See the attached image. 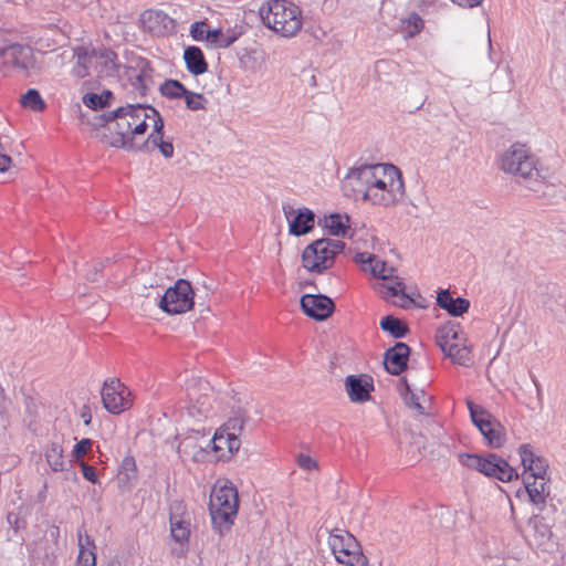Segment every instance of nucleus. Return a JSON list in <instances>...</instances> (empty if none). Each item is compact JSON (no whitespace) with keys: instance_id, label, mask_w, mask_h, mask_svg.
Returning a JSON list of instances; mask_svg holds the SVG:
<instances>
[{"instance_id":"f257e3e1","label":"nucleus","mask_w":566,"mask_h":566,"mask_svg":"<svg viewBox=\"0 0 566 566\" xmlns=\"http://www.w3.org/2000/svg\"><path fill=\"white\" fill-rule=\"evenodd\" d=\"M345 185L366 202L382 208L395 207L405 196L402 174L391 164L355 168L346 176Z\"/></svg>"},{"instance_id":"f03ea898","label":"nucleus","mask_w":566,"mask_h":566,"mask_svg":"<svg viewBox=\"0 0 566 566\" xmlns=\"http://www.w3.org/2000/svg\"><path fill=\"white\" fill-rule=\"evenodd\" d=\"M142 104L118 107L112 112L82 115V122H86L97 132L102 142L114 147H123L132 150H139L140 146L134 144V136L142 135V122L137 111Z\"/></svg>"},{"instance_id":"7ed1b4c3","label":"nucleus","mask_w":566,"mask_h":566,"mask_svg":"<svg viewBox=\"0 0 566 566\" xmlns=\"http://www.w3.org/2000/svg\"><path fill=\"white\" fill-rule=\"evenodd\" d=\"M239 492L232 481L219 479L212 485L208 510L211 526L220 536L229 533L239 512Z\"/></svg>"},{"instance_id":"20e7f679","label":"nucleus","mask_w":566,"mask_h":566,"mask_svg":"<svg viewBox=\"0 0 566 566\" xmlns=\"http://www.w3.org/2000/svg\"><path fill=\"white\" fill-rule=\"evenodd\" d=\"M259 14L264 27L284 39L295 38L303 29L302 9L290 0H268Z\"/></svg>"},{"instance_id":"39448f33","label":"nucleus","mask_w":566,"mask_h":566,"mask_svg":"<svg viewBox=\"0 0 566 566\" xmlns=\"http://www.w3.org/2000/svg\"><path fill=\"white\" fill-rule=\"evenodd\" d=\"M355 261L361 265L364 271L370 272L380 282L377 291L386 297H397L396 302L400 307L408 308L413 300L405 293V285L398 276L392 275L394 269L367 252L357 253Z\"/></svg>"},{"instance_id":"423d86ee","label":"nucleus","mask_w":566,"mask_h":566,"mask_svg":"<svg viewBox=\"0 0 566 566\" xmlns=\"http://www.w3.org/2000/svg\"><path fill=\"white\" fill-rule=\"evenodd\" d=\"M243 428V419L233 417L216 430L208 447L217 462H228L238 453L241 447L240 436Z\"/></svg>"},{"instance_id":"0eeeda50","label":"nucleus","mask_w":566,"mask_h":566,"mask_svg":"<svg viewBox=\"0 0 566 566\" xmlns=\"http://www.w3.org/2000/svg\"><path fill=\"white\" fill-rule=\"evenodd\" d=\"M345 243L334 239H318L306 245L302 252V265L311 273H324L331 269Z\"/></svg>"},{"instance_id":"6e6552de","label":"nucleus","mask_w":566,"mask_h":566,"mask_svg":"<svg viewBox=\"0 0 566 566\" xmlns=\"http://www.w3.org/2000/svg\"><path fill=\"white\" fill-rule=\"evenodd\" d=\"M328 546L337 563L346 566H369V560L356 537L344 528L331 531Z\"/></svg>"},{"instance_id":"1a4fd4ad","label":"nucleus","mask_w":566,"mask_h":566,"mask_svg":"<svg viewBox=\"0 0 566 566\" xmlns=\"http://www.w3.org/2000/svg\"><path fill=\"white\" fill-rule=\"evenodd\" d=\"M438 346L454 364L467 366L472 359V349L459 325L448 323L436 334Z\"/></svg>"},{"instance_id":"9d476101","label":"nucleus","mask_w":566,"mask_h":566,"mask_svg":"<svg viewBox=\"0 0 566 566\" xmlns=\"http://www.w3.org/2000/svg\"><path fill=\"white\" fill-rule=\"evenodd\" d=\"M187 411L190 417L201 420L214 410L216 392L207 380H191L186 387Z\"/></svg>"},{"instance_id":"9b49d317","label":"nucleus","mask_w":566,"mask_h":566,"mask_svg":"<svg viewBox=\"0 0 566 566\" xmlns=\"http://www.w3.org/2000/svg\"><path fill=\"white\" fill-rule=\"evenodd\" d=\"M148 133L144 146L148 150L158 149L165 158L174 156V145L170 139H164V120L151 106L144 105V134Z\"/></svg>"},{"instance_id":"f8f14e48","label":"nucleus","mask_w":566,"mask_h":566,"mask_svg":"<svg viewBox=\"0 0 566 566\" xmlns=\"http://www.w3.org/2000/svg\"><path fill=\"white\" fill-rule=\"evenodd\" d=\"M500 168L511 175L530 179L538 175L535 159L530 155L525 145L516 143L504 151L500 158Z\"/></svg>"},{"instance_id":"ddd939ff","label":"nucleus","mask_w":566,"mask_h":566,"mask_svg":"<svg viewBox=\"0 0 566 566\" xmlns=\"http://www.w3.org/2000/svg\"><path fill=\"white\" fill-rule=\"evenodd\" d=\"M195 305V292L189 281L179 279L166 290L159 307L170 314H184L192 310Z\"/></svg>"},{"instance_id":"4468645a","label":"nucleus","mask_w":566,"mask_h":566,"mask_svg":"<svg viewBox=\"0 0 566 566\" xmlns=\"http://www.w3.org/2000/svg\"><path fill=\"white\" fill-rule=\"evenodd\" d=\"M471 419L484 437L485 443L493 449L500 448L505 441L503 426L482 407L468 401Z\"/></svg>"},{"instance_id":"2eb2a0df","label":"nucleus","mask_w":566,"mask_h":566,"mask_svg":"<svg viewBox=\"0 0 566 566\" xmlns=\"http://www.w3.org/2000/svg\"><path fill=\"white\" fill-rule=\"evenodd\" d=\"M130 392L118 379H107L104 381L101 396L105 409L114 415H118L130 408L132 401L128 399Z\"/></svg>"},{"instance_id":"dca6fc26","label":"nucleus","mask_w":566,"mask_h":566,"mask_svg":"<svg viewBox=\"0 0 566 566\" xmlns=\"http://www.w3.org/2000/svg\"><path fill=\"white\" fill-rule=\"evenodd\" d=\"M170 535L172 539L185 545L191 534V517L186 505L180 501L170 504Z\"/></svg>"},{"instance_id":"f3484780","label":"nucleus","mask_w":566,"mask_h":566,"mask_svg":"<svg viewBox=\"0 0 566 566\" xmlns=\"http://www.w3.org/2000/svg\"><path fill=\"white\" fill-rule=\"evenodd\" d=\"M0 57L3 59L6 64H12L24 71L27 75L36 67L33 50L29 45L12 43L1 48Z\"/></svg>"},{"instance_id":"a211bd4d","label":"nucleus","mask_w":566,"mask_h":566,"mask_svg":"<svg viewBox=\"0 0 566 566\" xmlns=\"http://www.w3.org/2000/svg\"><path fill=\"white\" fill-rule=\"evenodd\" d=\"M344 387L348 399L354 403H364L370 400L375 389L373 378L367 374L349 375L345 378Z\"/></svg>"},{"instance_id":"6ab92c4d","label":"nucleus","mask_w":566,"mask_h":566,"mask_svg":"<svg viewBox=\"0 0 566 566\" xmlns=\"http://www.w3.org/2000/svg\"><path fill=\"white\" fill-rule=\"evenodd\" d=\"M301 307L308 317L315 321H324L333 314L335 304L326 295L305 294L301 297Z\"/></svg>"},{"instance_id":"aec40b11","label":"nucleus","mask_w":566,"mask_h":566,"mask_svg":"<svg viewBox=\"0 0 566 566\" xmlns=\"http://www.w3.org/2000/svg\"><path fill=\"white\" fill-rule=\"evenodd\" d=\"M289 222V232L295 237L308 233L315 224V216L308 208L294 209L291 206L283 207Z\"/></svg>"},{"instance_id":"412c9836","label":"nucleus","mask_w":566,"mask_h":566,"mask_svg":"<svg viewBox=\"0 0 566 566\" xmlns=\"http://www.w3.org/2000/svg\"><path fill=\"white\" fill-rule=\"evenodd\" d=\"M209 447H203L198 433L181 437L177 444V452L184 461L205 463L210 455Z\"/></svg>"},{"instance_id":"4be33fe9","label":"nucleus","mask_w":566,"mask_h":566,"mask_svg":"<svg viewBox=\"0 0 566 566\" xmlns=\"http://www.w3.org/2000/svg\"><path fill=\"white\" fill-rule=\"evenodd\" d=\"M518 454L524 469V476L542 480L546 479L548 468L547 461L544 458L537 455L531 444H521L518 448Z\"/></svg>"},{"instance_id":"5701e85b","label":"nucleus","mask_w":566,"mask_h":566,"mask_svg":"<svg viewBox=\"0 0 566 566\" xmlns=\"http://www.w3.org/2000/svg\"><path fill=\"white\" fill-rule=\"evenodd\" d=\"M410 348L405 343H397L386 352L384 365L391 375H400L407 367Z\"/></svg>"},{"instance_id":"b1692460","label":"nucleus","mask_w":566,"mask_h":566,"mask_svg":"<svg viewBox=\"0 0 566 566\" xmlns=\"http://www.w3.org/2000/svg\"><path fill=\"white\" fill-rule=\"evenodd\" d=\"M493 458H499V455L494 453H488L485 455L463 453L459 455V460L462 465L468 469L475 470L488 478H491L496 464V461H494Z\"/></svg>"},{"instance_id":"393cba45","label":"nucleus","mask_w":566,"mask_h":566,"mask_svg":"<svg viewBox=\"0 0 566 566\" xmlns=\"http://www.w3.org/2000/svg\"><path fill=\"white\" fill-rule=\"evenodd\" d=\"M116 481L122 492H130L138 482V469L133 457H125L117 472Z\"/></svg>"},{"instance_id":"a878e982","label":"nucleus","mask_w":566,"mask_h":566,"mask_svg":"<svg viewBox=\"0 0 566 566\" xmlns=\"http://www.w3.org/2000/svg\"><path fill=\"white\" fill-rule=\"evenodd\" d=\"M144 28L158 35L168 33L174 28V20L159 10L144 11Z\"/></svg>"},{"instance_id":"bb28decb","label":"nucleus","mask_w":566,"mask_h":566,"mask_svg":"<svg viewBox=\"0 0 566 566\" xmlns=\"http://www.w3.org/2000/svg\"><path fill=\"white\" fill-rule=\"evenodd\" d=\"M523 483L531 503L539 509H543L549 495L547 479L542 480L531 476H524Z\"/></svg>"},{"instance_id":"cd10ccee","label":"nucleus","mask_w":566,"mask_h":566,"mask_svg":"<svg viewBox=\"0 0 566 566\" xmlns=\"http://www.w3.org/2000/svg\"><path fill=\"white\" fill-rule=\"evenodd\" d=\"M437 303L452 316H461L470 306V302L467 298H453L448 290H442L438 293Z\"/></svg>"},{"instance_id":"c85d7f7f","label":"nucleus","mask_w":566,"mask_h":566,"mask_svg":"<svg viewBox=\"0 0 566 566\" xmlns=\"http://www.w3.org/2000/svg\"><path fill=\"white\" fill-rule=\"evenodd\" d=\"M184 60L187 70L193 75H201L208 71V63L203 52L198 46H188L184 51Z\"/></svg>"},{"instance_id":"c756f323","label":"nucleus","mask_w":566,"mask_h":566,"mask_svg":"<svg viewBox=\"0 0 566 566\" xmlns=\"http://www.w3.org/2000/svg\"><path fill=\"white\" fill-rule=\"evenodd\" d=\"M242 34L237 29H228L226 32L221 28L209 30L207 43L216 48L227 49L231 46Z\"/></svg>"},{"instance_id":"7c9ffc66","label":"nucleus","mask_w":566,"mask_h":566,"mask_svg":"<svg viewBox=\"0 0 566 566\" xmlns=\"http://www.w3.org/2000/svg\"><path fill=\"white\" fill-rule=\"evenodd\" d=\"M323 227L331 235L344 237L350 229L349 217L340 213L326 216L323 219Z\"/></svg>"},{"instance_id":"2f4dec72","label":"nucleus","mask_w":566,"mask_h":566,"mask_svg":"<svg viewBox=\"0 0 566 566\" xmlns=\"http://www.w3.org/2000/svg\"><path fill=\"white\" fill-rule=\"evenodd\" d=\"M63 448L57 442H51L45 448V460L54 472H63L66 470V463L63 460Z\"/></svg>"},{"instance_id":"473e14b6","label":"nucleus","mask_w":566,"mask_h":566,"mask_svg":"<svg viewBox=\"0 0 566 566\" xmlns=\"http://www.w3.org/2000/svg\"><path fill=\"white\" fill-rule=\"evenodd\" d=\"M80 553L77 556V566H96V555L94 553L95 545L90 536H85V542L82 535L78 536Z\"/></svg>"},{"instance_id":"72a5a7b5","label":"nucleus","mask_w":566,"mask_h":566,"mask_svg":"<svg viewBox=\"0 0 566 566\" xmlns=\"http://www.w3.org/2000/svg\"><path fill=\"white\" fill-rule=\"evenodd\" d=\"M496 461L494 471L491 478L496 479L501 482L507 483L518 479V473L515 468L511 467L503 458H493Z\"/></svg>"},{"instance_id":"f704fd0d","label":"nucleus","mask_w":566,"mask_h":566,"mask_svg":"<svg viewBox=\"0 0 566 566\" xmlns=\"http://www.w3.org/2000/svg\"><path fill=\"white\" fill-rule=\"evenodd\" d=\"M113 98V93L108 90L103 91L102 94L96 93H87L83 96V103L85 106L91 108L93 112L98 109H103L106 106L111 105V99Z\"/></svg>"},{"instance_id":"c9c22d12","label":"nucleus","mask_w":566,"mask_h":566,"mask_svg":"<svg viewBox=\"0 0 566 566\" xmlns=\"http://www.w3.org/2000/svg\"><path fill=\"white\" fill-rule=\"evenodd\" d=\"M20 103L23 107H28L34 112H41L46 107L45 102L41 97L39 91L34 88L28 90L21 96Z\"/></svg>"},{"instance_id":"e433bc0d","label":"nucleus","mask_w":566,"mask_h":566,"mask_svg":"<svg viewBox=\"0 0 566 566\" xmlns=\"http://www.w3.org/2000/svg\"><path fill=\"white\" fill-rule=\"evenodd\" d=\"M380 327L396 338H400L407 333L406 325L398 318L390 315L380 321Z\"/></svg>"},{"instance_id":"4c0bfd02","label":"nucleus","mask_w":566,"mask_h":566,"mask_svg":"<svg viewBox=\"0 0 566 566\" xmlns=\"http://www.w3.org/2000/svg\"><path fill=\"white\" fill-rule=\"evenodd\" d=\"M186 87L177 80H166L159 87L163 96L167 98L184 97Z\"/></svg>"},{"instance_id":"58836bf2","label":"nucleus","mask_w":566,"mask_h":566,"mask_svg":"<svg viewBox=\"0 0 566 566\" xmlns=\"http://www.w3.org/2000/svg\"><path fill=\"white\" fill-rule=\"evenodd\" d=\"M187 108L190 111H203L207 107V98L200 94L186 90L184 94Z\"/></svg>"},{"instance_id":"ea45409f","label":"nucleus","mask_w":566,"mask_h":566,"mask_svg":"<svg viewBox=\"0 0 566 566\" xmlns=\"http://www.w3.org/2000/svg\"><path fill=\"white\" fill-rule=\"evenodd\" d=\"M209 27L206 21H195L191 23L189 34L197 42H207L209 38Z\"/></svg>"},{"instance_id":"a19ab883","label":"nucleus","mask_w":566,"mask_h":566,"mask_svg":"<svg viewBox=\"0 0 566 566\" xmlns=\"http://www.w3.org/2000/svg\"><path fill=\"white\" fill-rule=\"evenodd\" d=\"M402 28L407 36L412 38L421 32L423 28V21L418 14L413 13L406 21H403Z\"/></svg>"},{"instance_id":"79ce46f5","label":"nucleus","mask_w":566,"mask_h":566,"mask_svg":"<svg viewBox=\"0 0 566 566\" xmlns=\"http://www.w3.org/2000/svg\"><path fill=\"white\" fill-rule=\"evenodd\" d=\"M74 56L76 57V64L88 67L93 60L97 57L96 50L91 52L84 46H77L74 49Z\"/></svg>"},{"instance_id":"37998d69","label":"nucleus","mask_w":566,"mask_h":566,"mask_svg":"<svg viewBox=\"0 0 566 566\" xmlns=\"http://www.w3.org/2000/svg\"><path fill=\"white\" fill-rule=\"evenodd\" d=\"M93 446V441L88 438H83L78 442L75 443L72 455L78 463L82 462V458L87 454Z\"/></svg>"},{"instance_id":"c03bdc74","label":"nucleus","mask_w":566,"mask_h":566,"mask_svg":"<svg viewBox=\"0 0 566 566\" xmlns=\"http://www.w3.org/2000/svg\"><path fill=\"white\" fill-rule=\"evenodd\" d=\"M97 57H95L96 62L99 61L102 64H104L106 67H111L112 70L115 69V60L117 57V54L109 50V49H102L99 51H96Z\"/></svg>"},{"instance_id":"a18cd8bd","label":"nucleus","mask_w":566,"mask_h":566,"mask_svg":"<svg viewBox=\"0 0 566 566\" xmlns=\"http://www.w3.org/2000/svg\"><path fill=\"white\" fill-rule=\"evenodd\" d=\"M82 474L85 480H87L91 483H97L98 482V475L94 467L87 464L86 462H80Z\"/></svg>"},{"instance_id":"49530a36","label":"nucleus","mask_w":566,"mask_h":566,"mask_svg":"<svg viewBox=\"0 0 566 566\" xmlns=\"http://www.w3.org/2000/svg\"><path fill=\"white\" fill-rule=\"evenodd\" d=\"M111 261L109 258L97 261L91 271L87 272L86 279L91 282L98 281V274L103 271L104 266Z\"/></svg>"},{"instance_id":"de8ad7c7","label":"nucleus","mask_w":566,"mask_h":566,"mask_svg":"<svg viewBox=\"0 0 566 566\" xmlns=\"http://www.w3.org/2000/svg\"><path fill=\"white\" fill-rule=\"evenodd\" d=\"M297 464L302 468V469H305V470H315L317 469V463L316 461L307 455V454H300L298 458H297Z\"/></svg>"},{"instance_id":"09e8293b","label":"nucleus","mask_w":566,"mask_h":566,"mask_svg":"<svg viewBox=\"0 0 566 566\" xmlns=\"http://www.w3.org/2000/svg\"><path fill=\"white\" fill-rule=\"evenodd\" d=\"M406 401L409 407L417 410L420 415H423L426 412L424 407L420 402V398L417 395L411 392L410 396L406 398Z\"/></svg>"},{"instance_id":"8fccbe9b","label":"nucleus","mask_w":566,"mask_h":566,"mask_svg":"<svg viewBox=\"0 0 566 566\" xmlns=\"http://www.w3.org/2000/svg\"><path fill=\"white\" fill-rule=\"evenodd\" d=\"M11 163V157L4 150H0V172L8 171Z\"/></svg>"},{"instance_id":"3c124183","label":"nucleus","mask_w":566,"mask_h":566,"mask_svg":"<svg viewBox=\"0 0 566 566\" xmlns=\"http://www.w3.org/2000/svg\"><path fill=\"white\" fill-rule=\"evenodd\" d=\"M453 3L462 8H473L480 6L483 0H451Z\"/></svg>"},{"instance_id":"603ef678","label":"nucleus","mask_w":566,"mask_h":566,"mask_svg":"<svg viewBox=\"0 0 566 566\" xmlns=\"http://www.w3.org/2000/svg\"><path fill=\"white\" fill-rule=\"evenodd\" d=\"M73 73L80 78L85 77L87 75V67L75 64L73 67Z\"/></svg>"},{"instance_id":"864d4df0","label":"nucleus","mask_w":566,"mask_h":566,"mask_svg":"<svg viewBox=\"0 0 566 566\" xmlns=\"http://www.w3.org/2000/svg\"><path fill=\"white\" fill-rule=\"evenodd\" d=\"M0 144L6 147L4 153L12 151V142L4 134H0Z\"/></svg>"},{"instance_id":"5fc2aeb1","label":"nucleus","mask_w":566,"mask_h":566,"mask_svg":"<svg viewBox=\"0 0 566 566\" xmlns=\"http://www.w3.org/2000/svg\"><path fill=\"white\" fill-rule=\"evenodd\" d=\"M7 520H8L10 525H14L15 530H18L20 527V524H19L20 520H19L17 514L9 513L8 516H7Z\"/></svg>"},{"instance_id":"6e6d98bb","label":"nucleus","mask_w":566,"mask_h":566,"mask_svg":"<svg viewBox=\"0 0 566 566\" xmlns=\"http://www.w3.org/2000/svg\"><path fill=\"white\" fill-rule=\"evenodd\" d=\"M81 417L84 419L85 424H90L92 420V416L88 411L82 412Z\"/></svg>"},{"instance_id":"4d7b16f0","label":"nucleus","mask_w":566,"mask_h":566,"mask_svg":"<svg viewBox=\"0 0 566 566\" xmlns=\"http://www.w3.org/2000/svg\"><path fill=\"white\" fill-rule=\"evenodd\" d=\"M136 82L142 84V71L135 75Z\"/></svg>"},{"instance_id":"13d9d810","label":"nucleus","mask_w":566,"mask_h":566,"mask_svg":"<svg viewBox=\"0 0 566 566\" xmlns=\"http://www.w3.org/2000/svg\"><path fill=\"white\" fill-rule=\"evenodd\" d=\"M150 433H151V434H156L157 432H156V430H155V429H150Z\"/></svg>"},{"instance_id":"bf43d9fd","label":"nucleus","mask_w":566,"mask_h":566,"mask_svg":"<svg viewBox=\"0 0 566 566\" xmlns=\"http://www.w3.org/2000/svg\"><path fill=\"white\" fill-rule=\"evenodd\" d=\"M4 149H6V147L0 144V150H4Z\"/></svg>"},{"instance_id":"052dcab7","label":"nucleus","mask_w":566,"mask_h":566,"mask_svg":"<svg viewBox=\"0 0 566 566\" xmlns=\"http://www.w3.org/2000/svg\"><path fill=\"white\" fill-rule=\"evenodd\" d=\"M111 566H113V565H111ZM116 566H119V564H117Z\"/></svg>"}]
</instances>
